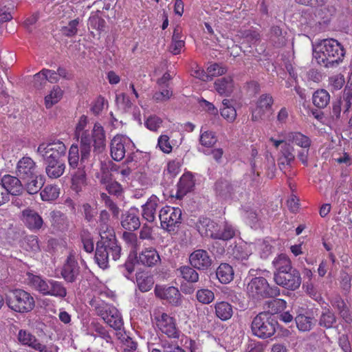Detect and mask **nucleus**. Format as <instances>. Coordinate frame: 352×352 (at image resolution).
Wrapping results in <instances>:
<instances>
[{
	"label": "nucleus",
	"instance_id": "nucleus-8",
	"mask_svg": "<svg viewBox=\"0 0 352 352\" xmlns=\"http://www.w3.org/2000/svg\"><path fill=\"white\" fill-rule=\"evenodd\" d=\"M276 321L265 312L258 314L252 322L253 333L261 338H267L273 336L276 331Z\"/></svg>",
	"mask_w": 352,
	"mask_h": 352
},
{
	"label": "nucleus",
	"instance_id": "nucleus-57",
	"mask_svg": "<svg viewBox=\"0 0 352 352\" xmlns=\"http://www.w3.org/2000/svg\"><path fill=\"white\" fill-rule=\"evenodd\" d=\"M162 120L157 116H151L145 121V126L151 131H156L160 129Z\"/></svg>",
	"mask_w": 352,
	"mask_h": 352
},
{
	"label": "nucleus",
	"instance_id": "nucleus-23",
	"mask_svg": "<svg viewBox=\"0 0 352 352\" xmlns=\"http://www.w3.org/2000/svg\"><path fill=\"white\" fill-rule=\"evenodd\" d=\"M214 88L219 95L230 96L236 89V85L232 77L225 76L214 81Z\"/></svg>",
	"mask_w": 352,
	"mask_h": 352
},
{
	"label": "nucleus",
	"instance_id": "nucleus-18",
	"mask_svg": "<svg viewBox=\"0 0 352 352\" xmlns=\"http://www.w3.org/2000/svg\"><path fill=\"white\" fill-rule=\"evenodd\" d=\"M136 263L148 267H153L161 263V258L157 251L152 247L142 250L138 254L133 256Z\"/></svg>",
	"mask_w": 352,
	"mask_h": 352
},
{
	"label": "nucleus",
	"instance_id": "nucleus-41",
	"mask_svg": "<svg viewBox=\"0 0 352 352\" xmlns=\"http://www.w3.org/2000/svg\"><path fill=\"white\" fill-rule=\"evenodd\" d=\"M314 104L318 108H324L330 100V95L324 89H318L314 92L312 97Z\"/></svg>",
	"mask_w": 352,
	"mask_h": 352
},
{
	"label": "nucleus",
	"instance_id": "nucleus-29",
	"mask_svg": "<svg viewBox=\"0 0 352 352\" xmlns=\"http://www.w3.org/2000/svg\"><path fill=\"white\" fill-rule=\"evenodd\" d=\"M159 203V199L152 195L142 206V217L148 222H153L155 219V212Z\"/></svg>",
	"mask_w": 352,
	"mask_h": 352
},
{
	"label": "nucleus",
	"instance_id": "nucleus-49",
	"mask_svg": "<svg viewBox=\"0 0 352 352\" xmlns=\"http://www.w3.org/2000/svg\"><path fill=\"white\" fill-rule=\"evenodd\" d=\"M79 148L76 144H72L69 150L68 163L72 168H75L79 164Z\"/></svg>",
	"mask_w": 352,
	"mask_h": 352
},
{
	"label": "nucleus",
	"instance_id": "nucleus-47",
	"mask_svg": "<svg viewBox=\"0 0 352 352\" xmlns=\"http://www.w3.org/2000/svg\"><path fill=\"white\" fill-rule=\"evenodd\" d=\"M196 297L199 302L208 305L214 300V294L208 289H201L197 290Z\"/></svg>",
	"mask_w": 352,
	"mask_h": 352
},
{
	"label": "nucleus",
	"instance_id": "nucleus-43",
	"mask_svg": "<svg viewBox=\"0 0 352 352\" xmlns=\"http://www.w3.org/2000/svg\"><path fill=\"white\" fill-rule=\"evenodd\" d=\"M295 320L298 329L302 331H310L315 324L314 319L305 314H298Z\"/></svg>",
	"mask_w": 352,
	"mask_h": 352
},
{
	"label": "nucleus",
	"instance_id": "nucleus-13",
	"mask_svg": "<svg viewBox=\"0 0 352 352\" xmlns=\"http://www.w3.org/2000/svg\"><path fill=\"white\" fill-rule=\"evenodd\" d=\"M182 211L179 208L165 206L159 214L161 226L163 229L170 232L181 223Z\"/></svg>",
	"mask_w": 352,
	"mask_h": 352
},
{
	"label": "nucleus",
	"instance_id": "nucleus-59",
	"mask_svg": "<svg viewBox=\"0 0 352 352\" xmlns=\"http://www.w3.org/2000/svg\"><path fill=\"white\" fill-rule=\"evenodd\" d=\"M294 151V148L287 143H284L281 147V153L288 164L293 162L295 158Z\"/></svg>",
	"mask_w": 352,
	"mask_h": 352
},
{
	"label": "nucleus",
	"instance_id": "nucleus-44",
	"mask_svg": "<svg viewBox=\"0 0 352 352\" xmlns=\"http://www.w3.org/2000/svg\"><path fill=\"white\" fill-rule=\"evenodd\" d=\"M60 194V188L57 186L47 185L41 191V197L43 201H50L56 199Z\"/></svg>",
	"mask_w": 352,
	"mask_h": 352
},
{
	"label": "nucleus",
	"instance_id": "nucleus-20",
	"mask_svg": "<svg viewBox=\"0 0 352 352\" xmlns=\"http://www.w3.org/2000/svg\"><path fill=\"white\" fill-rule=\"evenodd\" d=\"M155 294L159 298L166 300L173 305L177 306L181 303V294L175 287L157 285L155 287Z\"/></svg>",
	"mask_w": 352,
	"mask_h": 352
},
{
	"label": "nucleus",
	"instance_id": "nucleus-39",
	"mask_svg": "<svg viewBox=\"0 0 352 352\" xmlns=\"http://www.w3.org/2000/svg\"><path fill=\"white\" fill-rule=\"evenodd\" d=\"M86 173L83 168H78L72 179V188L76 192H79L86 186Z\"/></svg>",
	"mask_w": 352,
	"mask_h": 352
},
{
	"label": "nucleus",
	"instance_id": "nucleus-35",
	"mask_svg": "<svg viewBox=\"0 0 352 352\" xmlns=\"http://www.w3.org/2000/svg\"><path fill=\"white\" fill-rule=\"evenodd\" d=\"M63 91L57 85L53 86L52 89L45 95L44 98L45 106L47 109L52 108L57 104L63 98Z\"/></svg>",
	"mask_w": 352,
	"mask_h": 352
},
{
	"label": "nucleus",
	"instance_id": "nucleus-45",
	"mask_svg": "<svg viewBox=\"0 0 352 352\" xmlns=\"http://www.w3.org/2000/svg\"><path fill=\"white\" fill-rule=\"evenodd\" d=\"M217 141L215 133L210 131H203L201 130V134L199 137V142L202 146L206 147L213 146Z\"/></svg>",
	"mask_w": 352,
	"mask_h": 352
},
{
	"label": "nucleus",
	"instance_id": "nucleus-50",
	"mask_svg": "<svg viewBox=\"0 0 352 352\" xmlns=\"http://www.w3.org/2000/svg\"><path fill=\"white\" fill-rule=\"evenodd\" d=\"M344 83V77L340 74L333 75L329 78V87L331 91L340 90Z\"/></svg>",
	"mask_w": 352,
	"mask_h": 352
},
{
	"label": "nucleus",
	"instance_id": "nucleus-60",
	"mask_svg": "<svg viewBox=\"0 0 352 352\" xmlns=\"http://www.w3.org/2000/svg\"><path fill=\"white\" fill-rule=\"evenodd\" d=\"M25 248L27 250L36 252L40 250L38 239L36 236H30L26 239Z\"/></svg>",
	"mask_w": 352,
	"mask_h": 352
},
{
	"label": "nucleus",
	"instance_id": "nucleus-28",
	"mask_svg": "<svg viewBox=\"0 0 352 352\" xmlns=\"http://www.w3.org/2000/svg\"><path fill=\"white\" fill-rule=\"evenodd\" d=\"M285 139L287 142L302 148V149H309L311 144L309 137L297 131L287 133Z\"/></svg>",
	"mask_w": 352,
	"mask_h": 352
},
{
	"label": "nucleus",
	"instance_id": "nucleus-36",
	"mask_svg": "<svg viewBox=\"0 0 352 352\" xmlns=\"http://www.w3.org/2000/svg\"><path fill=\"white\" fill-rule=\"evenodd\" d=\"M136 281L139 289L142 292L151 290L154 285L153 276L144 272H140L136 275Z\"/></svg>",
	"mask_w": 352,
	"mask_h": 352
},
{
	"label": "nucleus",
	"instance_id": "nucleus-37",
	"mask_svg": "<svg viewBox=\"0 0 352 352\" xmlns=\"http://www.w3.org/2000/svg\"><path fill=\"white\" fill-rule=\"evenodd\" d=\"M220 113L221 116L229 122H233L236 118V111L232 105V101L228 99H224L222 101Z\"/></svg>",
	"mask_w": 352,
	"mask_h": 352
},
{
	"label": "nucleus",
	"instance_id": "nucleus-46",
	"mask_svg": "<svg viewBox=\"0 0 352 352\" xmlns=\"http://www.w3.org/2000/svg\"><path fill=\"white\" fill-rule=\"evenodd\" d=\"M179 272L184 279L188 282L196 283L199 280V274L196 270L189 266H183L179 268Z\"/></svg>",
	"mask_w": 352,
	"mask_h": 352
},
{
	"label": "nucleus",
	"instance_id": "nucleus-21",
	"mask_svg": "<svg viewBox=\"0 0 352 352\" xmlns=\"http://www.w3.org/2000/svg\"><path fill=\"white\" fill-rule=\"evenodd\" d=\"M189 261L192 267L199 270H207L212 263L209 253L202 249L193 251L189 256Z\"/></svg>",
	"mask_w": 352,
	"mask_h": 352
},
{
	"label": "nucleus",
	"instance_id": "nucleus-19",
	"mask_svg": "<svg viewBox=\"0 0 352 352\" xmlns=\"http://www.w3.org/2000/svg\"><path fill=\"white\" fill-rule=\"evenodd\" d=\"M16 173L21 180L32 178L38 173L36 162L30 157H23L17 162Z\"/></svg>",
	"mask_w": 352,
	"mask_h": 352
},
{
	"label": "nucleus",
	"instance_id": "nucleus-30",
	"mask_svg": "<svg viewBox=\"0 0 352 352\" xmlns=\"http://www.w3.org/2000/svg\"><path fill=\"white\" fill-rule=\"evenodd\" d=\"M185 36L182 34V30L176 28L174 30L171 43L169 46V51L174 55L181 53L185 46Z\"/></svg>",
	"mask_w": 352,
	"mask_h": 352
},
{
	"label": "nucleus",
	"instance_id": "nucleus-53",
	"mask_svg": "<svg viewBox=\"0 0 352 352\" xmlns=\"http://www.w3.org/2000/svg\"><path fill=\"white\" fill-rule=\"evenodd\" d=\"M160 89V91L154 93L153 99L157 102H163L168 100L173 95V91L170 89Z\"/></svg>",
	"mask_w": 352,
	"mask_h": 352
},
{
	"label": "nucleus",
	"instance_id": "nucleus-11",
	"mask_svg": "<svg viewBox=\"0 0 352 352\" xmlns=\"http://www.w3.org/2000/svg\"><path fill=\"white\" fill-rule=\"evenodd\" d=\"M157 329L169 338H178L180 331L175 319L166 313H158L155 316Z\"/></svg>",
	"mask_w": 352,
	"mask_h": 352
},
{
	"label": "nucleus",
	"instance_id": "nucleus-24",
	"mask_svg": "<svg viewBox=\"0 0 352 352\" xmlns=\"http://www.w3.org/2000/svg\"><path fill=\"white\" fill-rule=\"evenodd\" d=\"M79 274V267L72 255H69L64 264L61 275L67 282L72 283L76 280Z\"/></svg>",
	"mask_w": 352,
	"mask_h": 352
},
{
	"label": "nucleus",
	"instance_id": "nucleus-15",
	"mask_svg": "<svg viewBox=\"0 0 352 352\" xmlns=\"http://www.w3.org/2000/svg\"><path fill=\"white\" fill-rule=\"evenodd\" d=\"M274 279L277 285L290 290L298 289L301 284L300 274L296 270L292 269L289 272L274 274Z\"/></svg>",
	"mask_w": 352,
	"mask_h": 352
},
{
	"label": "nucleus",
	"instance_id": "nucleus-34",
	"mask_svg": "<svg viewBox=\"0 0 352 352\" xmlns=\"http://www.w3.org/2000/svg\"><path fill=\"white\" fill-rule=\"evenodd\" d=\"M47 164L45 172L47 176L52 179L60 177L65 172V164L58 160L45 162Z\"/></svg>",
	"mask_w": 352,
	"mask_h": 352
},
{
	"label": "nucleus",
	"instance_id": "nucleus-6",
	"mask_svg": "<svg viewBox=\"0 0 352 352\" xmlns=\"http://www.w3.org/2000/svg\"><path fill=\"white\" fill-rule=\"evenodd\" d=\"M6 303L9 308L19 313H28L35 307L34 297L23 289H15L11 295L6 298Z\"/></svg>",
	"mask_w": 352,
	"mask_h": 352
},
{
	"label": "nucleus",
	"instance_id": "nucleus-16",
	"mask_svg": "<svg viewBox=\"0 0 352 352\" xmlns=\"http://www.w3.org/2000/svg\"><path fill=\"white\" fill-rule=\"evenodd\" d=\"M215 190L217 196L225 201L239 199V189L236 184L229 181H219L216 183Z\"/></svg>",
	"mask_w": 352,
	"mask_h": 352
},
{
	"label": "nucleus",
	"instance_id": "nucleus-33",
	"mask_svg": "<svg viewBox=\"0 0 352 352\" xmlns=\"http://www.w3.org/2000/svg\"><path fill=\"white\" fill-rule=\"evenodd\" d=\"M234 270L231 265L228 263H221L216 270V276L219 282L222 284H228L234 278Z\"/></svg>",
	"mask_w": 352,
	"mask_h": 352
},
{
	"label": "nucleus",
	"instance_id": "nucleus-48",
	"mask_svg": "<svg viewBox=\"0 0 352 352\" xmlns=\"http://www.w3.org/2000/svg\"><path fill=\"white\" fill-rule=\"evenodd\" d=\"M332 305L339 311L341 317H342L346 322H349L351 320L349 310L342 299L340 298H335Z\"/></svg>",
	"mask_w": 352,
	"mask_h": 352
},
{
	"label": "nucleus",
	"instance_id": "nucleus-51",
	"mask_svg": "<svg viewBox=\"0 0 352 352\" xmlns=\"http://www.w3.org/2000/svg\"><path fill=\"white\" fill-rule=\"evenodd\" d=\"M336 322V317L334 314L329 309L322 312L320 318V325L325 328H331Z\"/></svg>",
	"mask_w": 352,
	"mask_h": 352
},
{
	"label": "nucleus",
	"instance_id": "nucleus-64",
	"mask_svg": "<svg viewBox=\"0 0 352 352\" xmlns=\"http://www.w3.org/2000/svg\"><path fill=\"white\" fill-rule=\"evenodd\" d=\"M199 106L206 111H207L208 113L211 115H217L218 113V109L214 107V105L203 99L199 101Z\"/></svg>",
	"mask_w": 352,
	"mask_h": 352
},
{
	"label": "nucleus",
	"instance_id": "nucleus-14",
	"mask_svg": "<svg viewBox=\"0 0 352 352\" xmlns=\"http://www.w3.org/2000/svg\"><path fill=\"white\" fill-rule=\"evenodd\" d=\"M19 342L25 346L37 351L38 352H58V346L50 344L48 346L41 344L36 338L32 335L30 331L24 329H21L17 335Z\"/></svg>",
	"mask_w": 352,
	"mask_h": 352
},
{
	"label": "nucleus",
	"instance_id": "nucleus-38",
	"mask_svg": "<svg viewBox=\"0 0 352 352\" xmlns=\"http://www.w3.org/2000/svg\"><path fill=\"white\" fill-rule=\"evenodd\" d=\"M123 239L127 246L131 249L129 258L133 257L137 254V250L140 247V241L138 239L135 234L133 232H124Z\"/></svg>",
	"mask_w": 352,
	"mask_h": 352
},
{
	"label": "nucleus",
	"instance_id": "nucleus-22",
	"mask_svg": "<svg viewBox=\"0 0 352 352\" xmlns=\"http://www.w3.org/2000/svg\"><path fill=\"white\" fill-rule=\"evenodd\" d=\"M178 139L175 138L173 133L171 132L170 135L162 134L157 140V146L164 153L169 154L172 152L173 147H178L182 141V135L179 133Z\"/></svg>",
	"mask_w": 352,
	"mask_h": 352
},
{
	"label": "nucleus",
	"instance_id": "nucleus-61",
	"mask_svg": "<svg viewBox=\"0 0 352 352\" xmlns=\"http://www.w3.org/2000/svg\"><path fill=\"white\" fill-rule=\"evenodd\" d=\"M100 197L105 206L109 208L113 216L118 217L120 213V210L118 206L111 201L109 197L104 192L100 194Z\"/></svg>",
	"mask_w": 352,
	"mask_h": 352
},
{
	"label": "nucleus",
	"instance_id": "nucleus-26",
	"mask_svg": "<svg viewBox=\"0 0 352 352\" xmlns=\"http://www.w3.org/2000/svg\"><path fill=\"white\" fill-rule=\"evenodd\" d=\"M22 221L30 230H38L43 223L41 217L30 208H27L22 212Z\"/></svg>",
	"mask_w": 352,
	"mask_h": 352
},
{
	"label": "nucleus",
	"instance_id": "nucleus-7",
	"mask_svg": "<svg viewBox=\"0 0 352 352\" xmlns=\"http://www.w3.org/2000/svg\"><path fill=\"white\" fill-rule=\"evenodd\" d=\"M246 292L250 297L256 300L274 297L280 293L277 287H270L266 279L263 277L252 278L247 285Z\"/></svg>",
	"mask_w": 352,
	"mask_h": 352
},
{
	"label": "nucleus",
	"instance_id": "nucleus-17",
	"mask_svg": "<svg viewBox=\"0 0 352 352\" xmlns=\"http://www.w3.org/2000/svg\"><path fill=\"white\" fill-rule=\"evenodd\" d=\"M273 98L270 94L261 95L252 112V119L258 121L271 114Z\"/></svg>",
	"mask_w": 352,
	"mask_h": 352
},
{
	"label": "nucleus",
	"instance_id": "nucleus-25",
	"mask_svg": "<svg viewBox=\"0 0 352 352\" xmlns=\"http://www.w3.org/2000/svg\"><path fill=\"white\" fill-rule=\"evenodd\" d=\"M1 185L6 189L8 195H19L23 192V186L21 179L18 177L11 176L10 175H4L1 179Z\"/></svg>",
	"mask_w": 352,
	"mask_h": 352
},
{
	"label": "nucleus",
	"instance_id": "nucleus-52",
	"mask_svg": "<svg viewBox=\"0 0 352 352\" xmlns=\"http://www.w3.org/2000/svg\"><path fill=\"white\" fill-rule=\"evenodd\" d=\"M80 23L79 19H75L69 22L68 25L62 28L63 34L68 37L75 36L78 32V25Z\"/></svg>",
	"mask_w": 352,
	"mask_h": 352
},
{
	"label": "nucleus",
	"instance_id": "nucleus-9",
	"mask_svg": "<svg viewBox=\"0 0 352 352\" xmlns=\"http://www.w3.org/2000/svg\"><path fill=\"white\" fill-rule=\"evenodd\" d=\"M67 148L65 144L60 141L43 142L37 148L36 153L45 162L58 160L66 153Z\"/></svg>",
	"mask_w": 352,
	"mask_h": 352
},
{
	"label": "nucleus",
	"instance_id": "nucleus-40",
	"mask_svg": "<svg viewBox=\"0 0 352 352\" xmlns=\"http://www.w3.org/2000/svg\"><path fill=\"white\" fill-rule=\"evenodd\" d=\"M22 181L24 182L27 192L30 195L37 193L43 184L41 178L38 180V173L33 175L31 179H23Z\"/></svg>",
	"mask_w": 352,
	"mask_h": 352
},
{
	"label": "nucleus",
	"instance_id": "nucleus-12",
	"mask_svg": "<svg viewBox=\"0 0 352 352\" xmlns=\"http://www.w3.org/2000/svg\"><path fill=\"white\" fill-rule=\"evenodd\" d=\"M134 144L131 140L123 135H115L111 141L110 152L111 157L116 161L122 160L126 153L132 151Z\"/></svg>",
	"mask_w": 352,
	"mask_h": 352
},
{
	"label": "nucleus",
	"instance_id": "nucleus-27",
	"mask_svg": "<svg viewBox=\"0 0 352 352\" xmlns=\"http://www.w3.org/2000/svg\"><path fill=\"white\" fill-rule=\"evenodd\" d=\"M122 226L125 229L130 231L135 230L139 228L140 221L138 216V211L135 208H131L126 212L121 221Z\"/></svg>",
	"mask_w": 352,
	"mask_h": 352
},
{
	"label": "nucleus",
	"instance_id": "nucleus-56",
	"mask_svg": "<svg viewBox=\"0 0 352 352\" xmlns=\"http://www.w3.org/2000/svg\"><path fill=\"white\" fill-rule=\"evenodd\" d=\"M46 78L47 81L54 83L58 80V76L56 72L47 69H42L40 72L36 74V78Z\"/></svg>",
	"mask_w": 352,
	"mask_h": 352
},
{
	"label": "nucleus",
	"instance_id": "nucleus-63",
	"mask_svg": "<svg viewBox=\"0 0 352 352\" xmlns=\"http://www.w3.org/2000/svg\"><path fill=\"white\" fill-rule=\"evenodd\" d=\"M286 302L284 300L277 298L270 302L271 310L274 314L281 312L286 308Z\"/></svg>",
	"mask_w": 352,
	"mask_h": 352
},
{
	"label": "nucleus",
	"instance_id": "nucleus-42",
	"mask_svg": "<svg viewBox=\"0 0 352 352\" xmlns=\"http://www.w3.org/2000/svg\"><path fill=\"white\" fill-rule=\"evenodd\" d=\"M195 186V182L191 173H187L184 174L178 184V191L181 194H186L190 191Z\"/></svg>",
	"mask_w": 352,
	"mask_h": 352
},
{
	"label": "nucleus",
	"instance_id": "nucleus-3",
	"mask_svg": "<svg viewBox=\"0 0 352 352\" xmlns=\"http://www.w3.org/2000/svg\"><path fill=\"white\" fill-rule=\"evenodd\" d=\"M121 247L118 245L113 229H109L105 225L102 228L100 241L97 243L95 254L96 261L102 269L108 266L109 256L111 255L113 259L120 258Z\"/></svg>",
	"mask_w": 352,
	"mask_h": 352
},
{
	"label": "nucleus",
	"instance_id": "nucleus-62",
	"mask_svg": "<svg viewBox=\"0 0 352 352\" xmlns=\"http://www.w3.org/2000/svg\"><path fill=\"white\" fill-rule=\"evenodd\" d=\"M271 39L275 43L282 45L285 43V37L282 34V31L279 27H273L271 30Z\"/></svg>",
	"mask_w": 352,
	"mask_h": 352
},
{
	"label": "nucleus",
	"instance_id": "nucleus-55",
	"mask_svg": "<svg viewBox=\"0 0 352 352\" xmlns=\"http://www.w3.org/2000/svg\"><path fill=\"white\" fill-rule=\"evenodd\" d=\"M227 68L218 63H211L207 67V73L209 76H218L226 74Z\"/></svg>",
	"mask_w": 352,
	"mask_h": 352
},
{
	"label": "nucleus",
	"instance_id": "nucleus-31",
	"mask_svg": "<svg viewBox=\"0 0 352 352\" xmlns=\"http://www.w3.org/2000/svg\"><path fill=\"white\" fill-rule=\"evenodd\" d=\"M215 316L222 321L230 319L233 315L232 306L226 301L217 302L214 305Z\"/></svg>",
	"mask_w": 352,
	"mask_h": 352
},
{
	"label": "nucleus",
	"instance_id": "nucleus-32",
	"mask_svg": "<svg viewBox=\"0 0 352 352\" xmlns=\"http://www.w3.org/2000/svg\"><path fill=\"white\" fill-rule=\"evenodd\" d=\"M272 265L275 269L274 274H280L291 271L292 269L290 258L285 254L278 255L273 261Z\"/></svg>",
	"mask_w": 352,
	"mask_h": 352
},
{
	"label": "nucleus",
	"instance_id": "nucleus-58",
	"mask_svg": "<svg viewBox=\"0 0 352 352\" xmlns=\"http://www.w3.org/2000/svg\"><path fill=\"white\" fill-rule=\"evenodd\" d=\"M88 25L93 29L101 31L104 28L105 21L99 16L94 14L89 17Z\"/></svg>",
	"mask_w": 352,
	"mask_h": 352
},
{
	"label": "nucleus",
	"instance_id": "nucleus-54",
	"mask_svg": "<svg viewBox=\"0 0 352 352\" xmlns=\"http://www.w3.org/2000/svg\"><path fill=\"white\" fill-rule=\"evenodd\" d=\"M185 345L190 352H213V349H205L199 342L191 339L186 340Z\"/></svg>",
	"mask_w": 352,
	"mask_h": 352
},
{
	"label": "nucleus",
	"instance_id": "nucleus-10",
	"mask_svg": "<svg viewBox=\"0 0 352 352\" xmlns=\"http://www.w3.org/2000/svg\"><path fill=\"white\" fill-rule=\"evenodd\" d=\"M96 311L97 314L114 329H120L122 327L121 315L115 307L102 302L96 305Z\"/></svg>",
	"mask_w": 352,
	"mask_h": 352
},
{
	"label": "nucleus",
	"instance_id": "nucleus-4",
	"mask_svg": "<svg viewBox=\"0 0 352 352\" xmlns=\"http://www.w3.org/2000/svg\"><path fill=\"white\" fill-rule=\"evenodd\" d=\"M197 227L202 236L223 241L232 239L236 232L235 229L228 223L226 221L217 223L208 218L200 219Z\"/></svg>",
	"mask_w": 352,
	"mask_h": 352
},
{
	"label": "nucleus",
	"instance_id": "nucleus-1",
	"mask_svg": "<svg viewBox=\"0 0 352 352\" xmlns=\"http://www.w3.org/2000/svg\"><path fill=\"white\" fill-rule=\"evenodd\" d=\"M89 122L88 118L82 115L78 118L74 129V136L80 142V166H83L89 157L92 146L94 151L97 153L102 152L106 148L107 140L104 127L97 122L94 123L90 133Z\"/></svg>",
	"mask_w": 352,
	"mask_h": 352
},
{
	"label": "nucleus",
	"instance_id": "nucleus-2",
	"mask_svg": "<svg viewBox=\"0 0 352 352\" xmlns=\"http://www.w3.org/2000/svg\"><path fill=\"white\" fill-rule=\"evenodd\" d=\"M345 52L335 39H324L313 47V57L316 62L325 67H333L340 63Z\"/></svg>",
	"mask_w": 352,
	"mask_h": 352
},
{
	"label": "nucleus",
	"instance_id": "nucleus-5",
	"mask_svg": "<svg viewBox=\"0 0 352 352\" xmlns=\"http://www.w3.org/2000/svg\"><path fill=\"white\" fill-rule=\"evenodd\" d=\"M26 280L33 289L43 296L63 298L67 295V289L61 282L53 279H46L32 274H27Z\"/></svg>",
	"mask_w": 352,
	"mask_h": 352
}]
</instances>
